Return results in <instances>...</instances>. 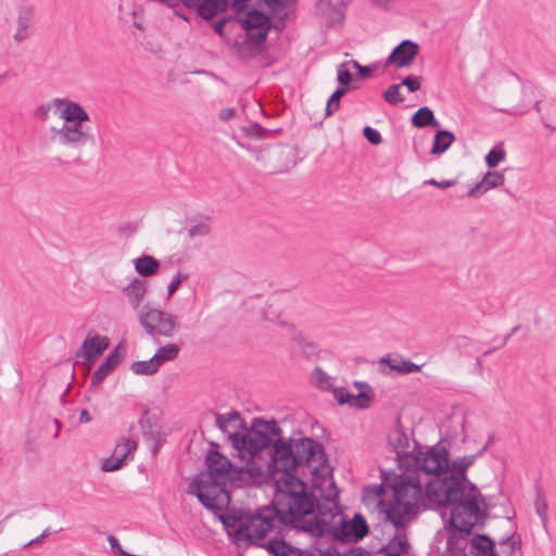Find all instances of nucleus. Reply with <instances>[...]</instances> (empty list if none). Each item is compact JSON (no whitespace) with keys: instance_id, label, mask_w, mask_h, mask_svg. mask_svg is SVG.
Here are the masks:
<instances>
[{"instance_id":"obj_19","label":"nucleus","mask_w":556,"mask_h":556,"mask_svg":"<svg viewBox=\"0 0 556 556\" xmlns=\"http://www.w3.org/2000/svg\"><path fill=\"white\" fill-rule=\"evenodd\" d=\"M33 21L34 5L26 1H21L17 4V29L13 35L15 41L22 42L28 38V28L33 24Z\"/></svg>"},{"instance_id":"obj_38","label":"nucleus","mask_w":556,"mask_h":556,"mask_svg":"<svg viewBox=\"0 0 556 556\" xmlns=\"http://www.w3.org/2000/svg\"><path fill=\"white\" fill-rule=\"evenodd\" d=\"M401 87V84H394L389 86V88L383 92V99L392 105L403 102L405 98L400 91Z\"/></svg>"},{"instance_id":"obj_22","label":"nucleus","mask_w":556,"mask_h":556,"mask_svg":"<svg viewBox=\"0 0 556 556\" xmlns=\"http://www.w3.org/2000/svg\"><path fill=\"white\" fill-rule=\"evenodd\" d=\"M147 281L140 279V278H134L124 289L123 293L128 299V302L130 306L134 309H137L143 300L148 287Z\"/></svg>"},{"instance_id":"obj_14","label":"nucleus","mask_w":556,"mask_h":556,"mask_svg":"<svg viewBox=\"0 0 556 556\" xmlns=\"http://www.w3.org/2000/svg\"><path fill=\"white\" fill-rule=\"evenodd\" d=\"M215 419L216 426L228 437V440L231 442V446L235 450L236 440L240 439L242 433L240 430L245 429L241 415L235 410L227 414L216 413Z\"/></svg>"},{"instance_id":"obj_11","label":"nucleus","mask_w":556,"mask_h":556,"mask_svg":"<svg viewBox=\"0 0 556 556\" xmlns=\"http://www.w3.org/2000/svg\"><path fill=\"white\" fill-rule=\"evenodd\" d=\"M51 142L62 147L79 150L94 143L91 128L80 124H63L61 128H51Z\"/></svg>"},{"instance_id":"obj_29","label":"nucleus","mask_w":556,"mask_h":556,"mask_svg":"<svg viewBox=\"0 0 556 556\" xmlns=\"http://www.w3.org/2000/svg\"><path fill=\"white\" fill-rule=\"evenodd\" d=\"M159 267V261L150 255H142L135 261V269L142 277L152 276Z\"/></svg>"},{"instance_id":"obj_44","label":"nucleus","mask_w":556,"mask_h":556,"mask_svg":"<svg viewBox=\"0 0 556 556\" xmlns=\"http://www.w3.org/2000/svg\"><path fill=\"white\" fill-rule=\"evenodd\" d=\"M211 232V227L207 223H199L188 229V236L190 238L205 237Z\"/></svg>"},{"instance_id":"obj_32","label":"nucleus","mask_w":556,"mask_h":556,"mask_svg":"<svg viewBox=\"0 0 556 556\" xmlns=\"http://www.w3.org/2000/svg\"><path fill=\"white\" fill-rule=\"evenodd\" d=\"M159 369L160 367L153 356L148 361H137L130 365V370L135 375L151 376L157 372Z\"/></svg>"},{"instance_id":"obj_51","label":"nucleus","mask_w":556,"mask_h":556,"mask_svg":"<svg viewBox=\"0 0 556 556\" xmlns=\"http://www.w3.org/2000/svg\"><path fill=\"white\" fill-rule=\"evenodd\" d=\"M222 520H223L224 526L227 529L233 528L236 531L238 529V526L240 525V522L245 521V518H243V517L238 518L237 516H233V515H226V516L222 517Z\"/></svg>"},{"instance_id":"obj_25","label":"nucleus","mask_w":556,"mask_h":556,"mask_svg":"<svg viewBox=\"0 0 556 556\" xmlns=\"http://www.w3.org/2000/svg\"><path fill=\"white\" fill-rule=\"evenodd\" d=\"M471 554L475 556H495L493 542L483 534L471 540Z\"/></svg>"},{"instance_id":"obj_28","label":"nucleus","mask_w":556,"mask_h":556,"mask_svg":"<svg viewBox=\"0 0 556 556\" xmlns=\"http://www.w3.org/2000/svg\"><path fill=\"white\" fill-rule=\"evenodd\" d=\"M407 526L404 528H395L396 533L392 538V540L389 542L387 546H384L386 553L396 554L404 556L408 551V542L405 533H402L401 530H404Z\"/></svg>"},{"instance_id":"obj_21","label":"nucleus","mask_w":556,"mask_h":556,"mask_svg":"<svg viewBox=\"0 0 556 556\" xmlns=\"http://www.w3.org/2000/svg\"><path fill=\"white\" fill-rule=\"evenodd\" d=\"M504 181L505 178L503 174L498 172H488L479 184L468 190L467 195L478 198L488 190L502 186Z\"/></svg>"},{"instance_id":"obj_39","label":"nucleus","mask_w":556,"mask_h":556,"mask_svg":"<svg viewBox=\"0 0 556 556\" xmlns=\"http://www.w3.org/2000/svg\"><path fill=\"white\" fill-rule=\"evenodd\" d=\"M269 28L256 29L255 33L249 31L245 35V42L257 49L267 38Z\"/></svg>"},{"instance_id":"obj_34","label":"nucleus","mask_w":556,"mask_h":556,"mask_svg":"<svg viewBox=\"0 0 556 556\" xmlns=\"http://www.w3.org/2000/svg\"><path fill=\"white\" fill-rule=\"evenodd\" d=\"M311 382L320 390H330L332 388V377L325 372L320 367H316L311 375Z\"/></svg>"},{"instance_id":"obj_2","label":"nucleus","mask_w":556,"mask_h":556,"mask_svg":"<svg viewBox=\"0 0 556 556\" xmlns=\"http://www.w3.org/2000/svg\"><path fill=\"white\" fill-rule=\"evenodd\" d=\"M383 483L393 492V500H382L383 484L365 486L364 502H377L380 510L386 515L394 528H404L419 514V504L422 502V484L415 473L390 475L384 477Z\"/></svg>"},{"instance_id":"obj_33","label":"nucleus","mask_w":556,"mask_h":556,"mask_svg":"<svg viewBox=\"0 0 556 556\" xmlns=\"http://www.w3.org/2000/svg\"><path fill=\"white\" fill-rule=\"evenodd\" d=\"M389 367L401 374H412L420 370V366L409 361L397 359V358H382Z\"/></svg>"},{"instance_id":"obj_12","label":"nucleus","mask_w":556,"mask_h":556,"mask_svg":"<svg viewBox=\"0 0 556 556\" xmlns=\"http://www.w3.org/2000/svg\"><path fill=\"white\" fill-rule=\"evenodd\" d=\"M486 451V446H482L476 454L466 455L463 457H457L452 460L450 468L452 473L444 478H432L426 483L425 491H440L443 490V486H439L442 482H448L450 480H455L460 483V490L470 489L471 483L466 475V470L473 465L476 459L483 455Z\"/></svg>"},{"instance_id":"obj_16","label":"nucleus","mask_w":556,"mask_h":556,"mask_svg":"<svg viewBox=\"0 0 556 556\" xmlns=\"http://www.w3.org/2000/svg\"><path fill=\"white\" fill-rule=\"evenodd\" d=\"M53 104L56 109L63 106L60 117L65 121L64 124H80L88 122L89 115L86 110L78 103L66 99L54 98Z\"/></svg>"},{"instance_id":"obj_56","label":"nucleus","mask_w":556,"mask_h":556,"mask_svg":"<svg viewBox=\"0 0 556 556\" xmlns=\"http://www.w3.org/2000/svg\"><path fill=\"white\" fill-rule=\"evenodd\" d=\"M351 64L353 65V67H354V68H356V70L358 71L359 75H361L362 77H364V78H365V77H368V76L370 75V73H371V70H370L369 67L361 65V64H359L357 61H355V60H352V61H351Z\"/></svg>"},{"instance_id":"obj_17","label":"nucleus","mask_w":556,"mask_h":556,"mask_svg":"<svg viewBox=\"0 0 556 556\" xmlns=\"http://www.w3.org/2000/svg\"><path fill=\"white\" fill-rule=\"evenodd\" d=\"M109 346V339L94 334L91 338H87L80 349L76 352L77 358H83L88 363H93L94 359L100 356Z\"/></svg>"},{"instance_id":"obj_52","label":"nucleus","mask_w":556,"mask_h":556,"mask_svg":"<svg viewBox=\"0 0 556 556\" xmlns=\"http://www.w3.org/2000/svg\"><path fill=\"white\" fill-rule=\"evenodd\" d=\"M334 399L338 401L339 404L343 405L345 402H349V393L350 391L343 387L336 388L332 390Z\"/></svg>"},{"instance_id":"obj_3","label":"nucleus","mask_w":556,"mask_h":556,"mask_svg":"<svg viewBox=\"0 0 556 556\" xmlns=\"http://www.w3.org/2000/svg\"><path fill=\"white\" fill-rule=\"evenodd\" d=\"M440 491H425L428 501L440 507L451 506L448 525L462 538L471 533L472 528L482 517L479 500L481 493L476 485L460 490V483L455 480L442 482Z\"/></svg>"},{"instance_id":"obj_48","label":"nucleus","mask_w":556,"mask_h":556,"mask_svg":"<svg viewBox=\"0 0 556 556\" xmlns=\"http://www.w3.org/2000/svg\"><path fill=\"white\" fill-rule=\"evenodd\" d=\"M338 73V81L345 86L349 85L352 81L353 75L352 73L346 68V64L342 63L338 66L337 70Z\"/></svg>"},{"instance_id":"obj_42","label":"nucleus","mask_w":556,"mask_h":556,"mask_svg":"<svg viewBox=\"0 0 556 556\" xmlns=\"http://www.w3.org/2000/svg\"><path fill=\"white\" fill-rule=\"evenodd\" d=\"M518 545V542L514 536H507L500 541V554L502 556H513L515 549Z\"/></svg>"},{"instance_id":"obj_31","label":"nucleus","mask_w":556,"mask_h":556,"mask_svg":"<svg viewBox=\"0 0 556 556\" xmlns=\"http://www.w3.org/2000/svg\"><path fill=\"white\" fill-rule=\"evenodd\" d=\"M179 346L174 343H168L164 346H161L156 353L153 355L156 364L161 367L164 363L174 361L178 357Z\"/></svg>"},{"instance_id":"obj_60","label":"nucleus","mask_w":556,"mask_h":556,"mask_svg":"<svg viewBox=\"0 0 556 556\" xmlns=\"http://www.w3.org/2000/svg\"><path fill=\"white\" fill-rule=\"evenodd\" d=\"M91 420V416L87 409H83L79 415V421L81 424H87Z\"/></svg>"},{"instance_id":"obj_5","label":"nucleus","mask_w":556,"mask_h":556,"mask_svg":"<svg viewBox=\"0 0 556 556\" xmlns=\"http://www.w3.org/2000/svg\"><path fill=\"white\" fill-rule=\"evenodd\" d=\"M325 457L321 444L301 433L288 441L278 438L274 442L273 467L280 476L293 475V470L304 465H313L316 470L325 462Z\"/></svg>"},{"instance_id":"obj_40","label":"nucleus","mask_w":556,"mask_h":556,"mask_svg":"<svg viewBox=\"0 0 556 556\" xmlns=\"http://www.w3.org/2000/svg\"><path fill=\"white\" fill-rule=\"evenodd\" d=\"M244 134L254 139H264L267 138L270 134L277 132L278 130H269L266 128H263L258 124H253L249 127L243 128Z\"/></svg>"},{"instance_id":"obj_26","label":"nucleus","mask_w":556,"mask_h":556,"mask_svg":"<svg viewBox=\"0 0 556 556\" xmlns=\"http://www.w3.org/2000/svg\"><path fill=\"white\" fill-rule=\"evenodd\" d=\"M455 141V136L450 130H438L434 135L431 154L439 155L444 153Z\"/></svg>"},{"instance_id":"obj_61","label":"nucleus","mask_w":556,"mask_h":556,"mask_svg":"<svg viewBox=\"0 0 556 556\" xmlns=\"http://www.w3.org/2000/svg\"><path fill=\"white\" fill-rule=\"evenodd\" d=\"M248 0H233L232 7L239 13L245 8V2Z\"/></svg>"},{"instance_id":"obj_30","label":"nucleus","mask_w":556,"mask_h":556,"mask_svg":"<svg viewBox=\"0 0 556 556\" xmlns=\"http://www.w3.org/2000/svg\"><path fill=\"white\" fill-rule=\"evenodd\" d=\"M389 443L396 450V454L399 459L405 460L404 453L405 448L408 446V438L407 435L399 428H395L390 431L388 435Z\"/></svg>"},{"instance_id":"obj_8","label":"nucleus","mask_w":556,"mask_h":556,"mask_svg":"<svg viewBox=\"0 0 556 556\" xmlns=\"http://www.w3.org/2000/svg\"><path fill=\"white\" fill-rule=\"evenodd\" d=\"M277 519L278 514L271 505L263 506L255 514L248 516L245 521L240 522L233 532L235 539L257 544L274 529Z\"/></svg>"},{"instance_id":"obj_45","label":"nucleus","mask_w":556,"mask_h":556,"mask_svg":"<svg viewBox=\"0 0 556 556\" xmlns=\"http://www.w3.org/2000/svg\"><path fill=\"white\" fill-rule=\"evenodd\" d=\"M534 505H535V510H536L538 515L542 518V520H545L547 504H546V501H545L542 490H538Z\"/></svg>"},{"instance_id":"obj_37","label":"nucleus","mask_w":556,"mask_h":556,"mask_svg":"<svg viewBox=\"0 0 556 556\" xmlns=\"http://www.w3.org/2000/svg\"><path fill=\"white\" fill-rule=\"evenodd\" d=\"M266 547L274 556H289L292 552L290 545L278 539L270 540Z\"/></svg>"},{"instance_id":"obj_10","label":"nucleus","mask_w":556,"mask_h":556,"mask_svg":"<svg viewBox=\"0 0 556 556\" xmlns=\"http://www.w3.org/2000/svg\"><path fill=\"white\" fill-rule=\"evenodd\" d=\"M138 318L141 327L151 337L170 338L178 328L176 316L147 305L141 308Z\"/></svg>"},{"instance_id":"obj_54","label":"nucleus","mask_w":556,"mask_h":556,"mask_svg":"<svg viewBox=\"0 0 556 556\" xmlns=\"http://www.w3.org/2000/svg\"><path fill=\"white\" fill-rule=\"evenodd\" d=\"M425 184L426 185L435 186V187L441 188V189H446V188L453 187L456 184V181L455 180L438 181V180L431 178L429 180H426Z\"/></svg>"},{"instance_id":"obj_13","label":"nucleus","mask_w":556,"mask_h":556,"mask_svg":"<svg viewBox=\"0 0 556 556\" xmlns=\"http://www.w3.org/2000/svg\"><path fill=\"white\" fill-rule=\"evenodd\" d=\"M186 8L194 9L200 17L210 21L227 11L229 0H178Z\"/></svg>"},{"instance_id":"obj_62","label":"nucleus","mask_w":556,"mask_h":556,"mask_svg":"<svg viewBox=\"0 0 556 556\" xmlns=\"http://www.w3.org/2000/svg\"><path fill=\"white\" fill-rule=\"evenodd\" d=\"M46 534H47V530H46V531H43V532H42L39 536H37L36 539L30 540V541L26 544V546H30V545H34V544L39 543V542L41 541V539L46 536Z\"/></svg>"},{"instance_id":"obj_27","label":"nucleus","mask_w":556,"mask_h":556,"mask_svg":"<svg viewBox=\"0 0 556 556\" xmlns=\"http://www.w3.org/2000/svg\"><path fill=\"white\" fill-rule=\"evenodd\" d=\"M136 450V441L123 438L116 442L112 454L117 458H121L123 463H126L127 460H131L134 458Z\"/></svg>"},{"instance_id":"obj_46","label":"nucleus","mask_w":556,"mask_h":556,"mask_svg":"<svg viewBox=\"0 0 556 556\" xmlns=\"http://www.w3.org/2000/svg\"><path fill=\"white\" fill-rule=\"evenodd\" d=\"M402 86H405L409 92H416L421 87V78L418 76L409 75L402 80Z\"/></svg>"},{"instance_id":"obj_43","label":"nucleus","mask_w":556,"mask_h":556,"mask_svg":"<svg viewBox=\"0 0 556 556\" xmlns=\"http://www.w3.org/2000/svg\"><path fill=\"white\" fill-rule=\"evenodd\" d=\"M125 463H123L121 458H117L112 454L110 457L102 460L101 469L105 472H111L118 470Z\"/></svg>"},{"instance_id":"obj_49","label":"nucleus","mask_w":556,"mask_h":556,"mask_svg":"<svg viewBox=\"0 0 556 556\" xmlns=\"http://www.w3.org/2000/svg\"><path fill=\"white\" fill-rule=\"evenodd\" d=\"M52 106H54L53 100L51 102H47V103L39 105L34 112L35 117L40 121L48 119L49 113H50Z\"/></svg>"},{"instance_id":"obj_24","label":"nucleus","mask_w":556,"mask_h":556,"mask_svg":"<svg viewBox=\"0 0 556 556\" xmlns=\"http://www.w3.org/2000/svg\"><path fill=\"white\" fill-rule=\"evenodd\" d=\"M245 30L269 28V18L263 12L252 10L248 12L247 17L241 21Z\"/></svg>"},{"instance_id":"obj_1","label":"nucleus","mask_w":556,"mask_h":556,"mask_svg":"<svg viewBox=\"0 0 556 556\" xmlns=\"http://www.w3.org/2000/svg\"><path fill=\"white\" fill-rule=\"evenodd\" d=\"M271 506L278 514V520L291 525L307 533H321L324 530L319 517L320 506L307 484L295 475L279 476L275 479V494Z\"/></svg>"},{"instance_id":"obj_36","label":"nucleus","mask_w":556,"mask_h":556,"mask_svg":"<svg viewBox=\"0 0 556 556\" xmlns=\"http://www.w3.org/2000/svg\"><path fill=\"white\" fill-rule=\"evenodd\" d=\"M346 93V88L338 87L327 101L326 115H331L340 108V100Z\"/></svg>"},{"instance_id":"obj_58","label":"nucleus","mask_w":556,"mask_h":556,"mask_svg":"<svg viewBox=\"0 0 556 556\" xmlns=\"http://www.w3.org/2000/svg\"><path fill=\"white\" fill-rule=\"evenodd\" d=\"M302 353L307 358L314 357L316 355V346L312 343H305L302 346Z\"/></svg>"},{"instance_id":"obj_18","label":"nucleus","mask_w":556,"mask_h":556,"mask_svg":"<svg viewBox=\"0 0 556 556\" xmlns=\"http://www.w3.org/2000/svg\"><path fill=\"white\" fill-rule=\"evenodd\" d=\"M350 2L351 0H318L316 9L328 24H333L343 20L344 10Z\"/></svg>"},{"instance_id":"obj_23","label":"nucleus","mask_w":556,"mask_h":556,"mask_svg":"<svg viewBox=\"0 0 556 556\" xmlns=\"http://www.w3.org/2000/svg\"><path fill=\"white\" fill-rule=\"evenodd\" d=\"M410 122L417 128H425L428 126L438 128L440 122L435 118L433 111L428 106L418 109L412 116Z\"/></svg>"},{"instance_id":"obj_4","label":"nucleus","mask_w":556,"mask_h":556,"mask_svg":"<svg viewBox=\"0 0 556 556\" xmlns=\"http://www.w3.org/2000/svg\"><path fill=\"white\" fill-rule=\"evenodd\" d=\"M206 472L198 475L188 485V493L194 495L208 510H222L230 502L227 482L233 468L232 463L216 450L206 455Z\"/></svg>"},{"instance_id":"obj_59","label":"nucleus","mask_w":556,"mask_h":556,"mask_svg":"<svg viewBox=\"0 0 556 556\" xmlns=\"http://www.w3.org/2000/svg\"><path fill=\"white\" fill-rule=\"evenodd\" d=\"M227 18H220V20H217L213 23L212 27L213 29L220 36L224 35V28H225V25L227 23Z\"/></svg>"},{"instance_id":"obj_47","label":"nucleus","mask_w":556,"mask_h":556,"mask_svg":"<svg viewBox=\"0 0 556 556\" xmlns=\"http://www.w3.org/2000/svg\"><path fill=\"white\" fill-rule=\"evenodd\" d=\"M363 134H364V137L371 143V144H379L382 142V137L380 135V132L370 127V126H366L364 127L363 129Z\"/></svg>"},{"instance_id":"obj_7","label":"nucleus","mask_w":556,"mask_h":556,"mask_svg":"<svg viewBox=\"0 0 556 556\" xmlns=\"http://www.w3.org/2000/svg\"><path fill=\"white\" fill-rule=\"evenodd\" d=\"M281 429L276 420L254 418L250 429L241 433L236 440V456L242 460H250L262 450L274 442V437H279Z\"/></svg>"},{"instance_id":"obj_57","label":"nucleus","mask_w":556,"mask_h":556,"mask_svg":"<svg viewBox=\"0 0 556 556\" xmlns=\"http://www.w3.org/2000/svg\"><path fill=\"white\" fill-rule=\"evenodd\" d=\"M366 1L369 2L371 5L379 8V9H383V10H388L390 8V5L394 2V0H366Z\"/></svg>"},{"instance_id":"obj_63","label":"nucleus","mask_w":556,"mask_h":556,"mask_svg":"<svg viewBox=\"0 0 556 556\" xmlns=\"http://www.w3.org/2000/svg\"><path fill=\"white\" fill-rule=\"evenodd\" d=\"M519 328H520L519 326H515V327L511 329V332H510V333L505 338V341H504V342H506V341L508 340V338H509L511 334L516 333V332L519 330Z\"/></svg>"},{"instance_id":"obj_41","label":"nucleus","mask_w":556,"mask_h":556,"mask_svg":"<svg viewBox=\"0 0 556 556\" xmlns=\"http://www.w3.org/2000/svg\"><path fill=\"white\" fill-rule=\"evenodd\" d=\"M506 157V151L503 148H493L485 155V163L490 168H494L498 165L500 162L504 161Z\"/></svg>"},{"instance_id":"obj_9","label":"nucleus","mask_w":556,"mask_h":556,"mask_svg":"<svg viewBox=\"0 0 556 556\" xmlns=\"http://www.w3.org/2000/svg\"><path fill=\"white\" fill-rule=\"evenodd\" d=\"M406 462H413L417 471H422L427 475H434L439 478L440 473H444L450 468L448 452L445 446L435 444L427 451H418L415 454H404Z\"/></svg>"},{"instance_id":"obj_64","label":"nucleus","mask_w":556,"mask_h":556,"mask_svg":"<svg viewBox=\"0 0 556 556\" xmlns=\"http://www.w3.org/2000/svg\"><path fill=\"white\" fill-rule=\"evenodd\" d=\"M493 438L490 437L486 443L483 446H486V450L489 448L490 444L492 443Z\"/></svg>"},{"instance_id":"obj_35","label":"nucleus","mask_w":556,"mask_h":556,"mask_svg":"<svg viewBox=\"0 0 556 556\" xmlns=\"http://www.w3.org/2000/svg\"><path fill=\"white\" fill-rule=\"evenodd\" d=\"M349 402L345 404L356 408H367L371 402V395L368 392L361 391L358 394L349 393Z\"/></svg>"},{"instance_id":"obj_50","label":"nucleus","mask_w":556,"mask_h":556,"mask_svg":"<svg viewBox=\"0 0 556 556\" xmlns=\"http://www.w3.org/2000/svg\"><path fill=\"white\" fill-rule=\"evenodd\" d=\"M186 279H188V275H186V274L177 273L174 276V278L172 279V281L169 282L168 288H167L168 298L172 296L177 291L180 283Z\"/></svg>"},{"instance_id":"obj_6","label":"nucleus","mask_w":556,"mask_h":556,"mask_svg":"<svg viewBox=\"0 0 556 556\" xmlns=\"http://www.w3.org/2000/svg\"><path fill=\"white\" fill-rule=\"evenodd\" d=\"M338 492L333 496L327 497L328 507L319 508V517L323 528L321 533H311L314 536L331 535L341 542H357L364 539L368 533V526L365 518L361 514H355L352 520H346L340 513L338 503Z\"/></svg>"},{"instance_id":"obj_53","label":"nucleus","mask_w":556,"mask_h":556,"mask_svg":"<svg viewBox=\"0 0 556 556\" xmlns=\"http://www.w3.org/2000/svg\"><path fill=\"white\" fill-rule=\"evenodd\" d=\"M273 11H278L288 5L292 0H263Z\"/></svg>"},{"instance_id":"obj_55","label":"nucleus","mask_w":556,"mask_h":556,"mask_svg":"<svg viewBox=\"0 0 556 556\" xmlns=\"http://www.w3.org/2000/svg\"><path fill=\"white\" fill-rule=\"evenodd\" d=\"M237 114V111L235 108H226V109H223L220 110L218 116L222 121L224 122H228L230 119H232Z\"/></svg>"},{"instance_id":"obj_15","label":"nucleus","mask_w":556,"mask_h":556,"mask_svg":"<svg viewBox=\"0 0 556 556\" xmlns=\"http://www.w3.org/2000/svg\"><path fill=\"white\" fill-rule=\"evenodd\" d=\"M419 47L412 40H403L397 45L388 56L387 63L394 65L396 68L407 67L412 64L418 54Z\"/></svg>"},{"instance_id":"obj_20","label":"nucleus","mask_w":556,"mask_h":556,"mask_svg":"<svg viewBox=\"0 0 556 556\" xmlns=\"http://www.w3.org/2000/svg\"><path fill=\"white\" fill-rule=\"evenodd\" d=\"M122 355L119 354V346L115 348L110 353L105 362L99 366L91 377V386H100L104 379L117 367L121 363Z\"/></svg>"}]
</instances>
